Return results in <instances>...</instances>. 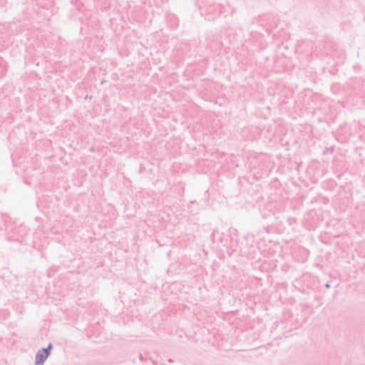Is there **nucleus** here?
<instances>
[{
    "mask_svg": "<svg viewBox=\"0 0 365 365\" xmlns=\"http://www.w3.org/2000/svg\"><path fill=\"white\" fill-rule=\"evenodd\" d=\"M49 352L48 349H43L41 351H39L36 356V364H42L45 359L48 357Z\"/></svg>",
    "mask_w": 365,
    "mask_h": 365,
    "instance_id": "f257e3e1",
    "label": "nucleus"
},
{
    "mask_svg": "<svg viewBox=\"0 0 365 365\" xmlns=\"http://www.w3.org/2000/svg\"><path fill=\"white\" fill-rule=\"evenodd\" d=\"M326 287H329V284H326Z\"/></svg>",
    "mask_w": 365,
    "mask_h": 365,
    "instance_id": "f03ea898",
    "label": "nucleus"
}]
</instances>
